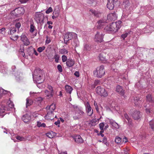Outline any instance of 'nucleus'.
<instances>
[{"label": "nucleus", "mask_w": 154, "mask_h": 154, "mask_svg": "<svg viewBox=\"0 0 154 154\" xmlns=\"http://www.w3.org/2000/svg\"><path fill=\"white\" fill-rule=\"evenodd\" d=\"M121 23L122 22L121 21L113 22L110 24L106 26L104 29L108 33H115L120 28Z\"/></svg>", "instance_id": "nucleus-1"}, {"label": "nucleus", "mask_w": 154, "mask_h": 154, "mask_svg": "<svg viewBox=\"0 0 154 154\" xmlns=\"http://www.w3.org/2000/svg\"><path fill=\"white\" fill-rule=\"evenodd\" d=\"M32 77L34 82L38 84L41 83L44 80L43 71L39 68L35 70L32 74Z\"/></svg>", "instance_id": "nucleus-2"}, {"label": "nucleus", "mask_w": 154, "mask_h": 154, "mask_svg": "<svg viewBox=\"0 0 154 154\" xmlns=\"http://www.w3.org/2000/svg\"><path fill=\"white\" fill-rule=\"evenodd\" d=\"M8 107L5 106V105L2 103H0V116L2 117H4L5 114H2L5 112L6 111L10 110L11 109L14 108V104L10 100L7 103Z\"/></svg>", "instance_id": "nucleus-3"}, {"label": "nucleus", "mask_w": 154, "mask_h": 154, "mask_svg": "<svg viewBox=\"0 0 154 154\" xmlns=\"http://www.w3.org/2000/svg\"><path fill=\"white\" fill-rule=\"evenodd\" d=\"M104 69V67L103 65L97 67L96 70L94 71V75L97 77L101 78L105 73Z\"/></svg>", "instance_id": "nucleus-4"}, {"label": "nucleus", "mask_w": 154, "mask_h": 154, "mask_svg": "<svg viewBox=\"0 0 154 154\" xmlns=\"http://www.w3.org/2000/svg\"><path fill=\"white\" fill-rule=\"evenodd\" d=\"M76 37L77 34L73 32H67L64 35V43L67 45L69 41L73 39L74 38H75Z\"/></svg>", "instance_id": "nucleus-5"}, {"label": "nucleus", "mask_w": 154, "mask_h": 154, "mask_svg": "<svg viewBox=\"0 0 154 154\" xmlns=\"http://www.w3.org/2000/svg\"><path fill=\"white\" fill-rule=\"evenodd\" d=\"M85 113L82 109L78 108L75 111V114L73 116V118L75 120H79L84 118Z\"/></svg>", "instance_id": "nucleus-6"}, {"label": "nucleus", "mask_w": 154, "mask_h": 154, "mask_svg": "<svg viewBox=\"0 0 154 154\" xmlns=\"http://www.w3.org/2000/svg\"><path fill=\"white\" fill-rule=\"evenodd\" d=\"M44 15L40 12H37L35 13V19L38 24L42 26L44 23Z\"/></svg>", "instance_id": "nucleus-7"}, {"label": "nucleus", "mask_w": 154, "mask_h": 154, "mask_svg": "<svg viewBox=\"0 0 154 154\" xmlns=\"http://www.w3.org/2000/svg\"><path fill=\"white\" fill-rule=\"evenodd\" d=\"M96 91L97 94L101 96L105 97L108 95V94L105 89L100 86L97 87Z\"/></svg>", "instance_id": "nucleus-8"}, {"label": "nucleus", "mask_w": 154, "mask_h": 154, "mask_svg": "<svg viewBox=\"0 0 154 154\" xmlns=\"http://www.w3.org/2000/svg\"><path fill=\"white\" fill-rule=\"evenodd\" d=\"M16 69V66H13L11 67V69L12 70V72H11V74H14V75L15 77V79L17 81H20L22 79V74L20 72H16L14 73V70Z\"/></svg>", "instance_id": "nucleus-9"}, {"label": "nucleus", "mask_w": 154, "mask_h": 154, "mask_svg": "<svg viewBox=\"0 0 154 154\" xmlns=\"http://www.w3.org/2000/svg\"><path fill=\"white\" fill-rule=\"evenodd\" d=\"M84 104L85 107L86 112L88 115L90 116H91L93 113V110L92 109L89 102L88 101L85 102L84 103Z\"/></svg>", "instance_id": "nucleus-10"}, {"label": "nucleus", "mask_w": 154, "mask_h": 154, "mask_svg": "<svg viewBox=\"0 0 154 154\" xmlns=\"http://www.w3.org/2000/svg\"><path fill=\"white\" fill-rule=\"evenodd\" d=\"M0 72L4 74L8 72L7 64L3 62H0Z\"/></svg>", "instance_id": "nucleus-11"}, {"label": "nucleus", "mask_w": 154, "mask_h": 154, "mask_svg": "<svg viewBox=\"0 0 154 154\" xmlns=\"http://www.w3.org/2000/svg\"><path fill=\"white\" fill-rule=\"evenodd\" d=\"M130 113L132 116L135 120H137L140 118V112L136 110H130Z\"/></svg>", "instance_id": "nucleus-12"}, {"label": "nucleus", "mask_w": 154, "mask_h": 154, "mask_svg": "<svg viewBox=\"0 0 154 154\" xmlns=\"http://www.w3.org/2000/svg\"><path fill=\"white\" fill-rule=\"evenodd\" d=\"M103 35L100 34L98 32H97L96 34L95 35L94 40L95 41L98 42H101L103 41Z\"/></svg>", "instance_id": "nucleus-13"}, {"label": "nucleus", "mask_w": 154, "mask_h": 154, "mask_svg": "<svg viewBox=\"0 0 154 154\" xmlns=\"http://www.w3.org/2000/svg\"><path fill=\"white\" fill-rule=\"evenodd\" d=\"M47 113L46 115L45 116V119H50L52 120L53 119L54 117V112L50 111V110H47Z\"/></svg>", "instance_id": "nucleus-14"}, {"label": "nucleus", "mask_w": 154, "mask_h": 154, "mask_svg": "<svg viewBox=\"0 0 154 154\" xmlns=\"http://www.w3.org/2000/svg\"><path fill=\"white\" fill-rule=\"evenodd\" d=\"M23 8L21 7L15 9L11 12V14L17 17L19 14L22 13L21 10L23 11Z\"/></svg>", "instance_id": "nucleus-15"}, {"label": "nucleus", "mask_w": 154, "mask_h": 154, "mask_svg": "<svg viewBox=\"0 0 154 154\" xmlns=\"http://www.w3.org/2000/svg\"><path fill=\"white\" fill-rule=\"evenodd\" d=\"M107 23L106 20H100L97 22V27L98 29H100L103 28L105 26Z\"/></svg>", "instance_id": "nucleus-16"}, {"label": "nucleus", "mask_w": 154, "mask_h": 154, "mask_svg": "<svg viewBox=\"0 0 154 154\" xmlns=\"http://www.w3.org/2000/svg\"><path fill=\"white\" fill-rule=\"evenodd\" d=\"M132 32L130 30L125 31L121 36V38L125 40L128 36H130L132 34Z\"/></svg>", "instance_id": "nucleus-17"}, {"label": "nucleus", "mask_w": 154, "mask_h": 154, "mask_svg": "<svg viewBox=\"0 0 154 154\" xmlns=\"http://www.w3.org/2000/svg\"><path fill=\"white\" fill-rule=\"evenodd\" d=\"M21 40L23 44L26 45H28L30 42L27 37L24 34H22L21 36Z\"/></svg>", "instance_id": "nucleus-18"}, {"label": "nucleus", "mask_w": 154, "mask_h": 154, "mask_svg": "<svg viewBox=\"0 0 154 154\" xmlns=\"http://www.w3.org/2000/svg\"><path fill=\"white\" fill-rule=\"evenodd\" d=\"M116 91L119 93V94L124 97H125L124 91L122 89V87L119 85L116 87Z\"/></svg>", "instance_id": "nucleus-19"}, {"label": "nucleus", "mask_w": 154, "mask_h": 154, "mask_svg": "<svg viewBox=\"0 0 154 154\" xmlns=\"http://www.w3.org/2000/svg\"><path fill=\"white\" fill-rule=\"evenodd\" d=\"M154 31V26H150L149 25H147L143 29V31L144 33H148Z\"/></svg>", "instance_id": "nucleus-20"}, {"label": "nucleus", "mask_w": 154, "mask_h": 154, "mask_svg": "<svg viewBox=\"0 0 154 154\" xmlns=\"http://www.w3.org/2000/svg\"><path fill=\"white\" fill-rule=\"evenodd\" d=\"M117 15L115 12L111 13L107 16V18L108 20L111 21H114L117 19Z\"/></svg>", "instance_id": "nucleus-21"}, {"label": "nucleus", "mask_w": 154, "mask_h": 154, "mask_svg": "<svg viewBox=\"0 0 154 154\" xmlns=\"http://www.w3.org/2000/svg\"><path fill=\"white\" fill-rule=\"evenodd\" d=\"M114 0H108V3L107 4V8L110 10H112L114 6Z\"/></svg>", "instance_id": "nucleus-22"}, {"label": "nucleus", "mask_w": 154, "mask_h": 154, "mask_svg": "<svg viewBox=\"0 0 154 154\" xmlns=\"http://www.w3.org/2000/svg\"><path fill=\"white\" fill-rule=\"evenodd\" d=\"M22 119L24 122L25 123L28 122L31 119V116L28 114L24 115L23 116Z\"/></svg>", "instance_id": "nucleus-23"}, {"label": "nucleus", "mask_w": 154, "mask_h": 154, "mask_svg": "<svg viewBox=\"0 0 154 154\" xmlns=\"http://www.w3.org/2000/svg\"><path fill=\"white\" fill-rule=\"evenodd\" d=\"M75 64V61L71 58H69L66 62V66L69 67H72Z\"/></svg>", "instance_id": "nucleus-24"}, {"label": "nucleus", "mask_w": 154, "mask_h": 154, "mask_svg": "<svg viewBox=\"0 0 154 154\" xmlns=\"http://www.w3.org/2000/svg\"><path fill=\"white\" fill-rule=\"evenodd\" d=\"M146 101L147 102H149L152 104L151 106H153L154 103V100L152 99V95L150 94H148L146 96Z\"/></svg>", "instance_id": "nucleus-25"}, {"label": "nucleus", "mask_w": 154, "mask_h": 154, "mask_svg": "<svg viewBox=\"0 0 154 154\" xmlns=\"http://www.w3.org/2000/svg\"><path fill=\"white\" fill-rule=\"evenodd\" d=\"M83 46L84 49L82 52L83 54H86L87 52L91 50V48L90 46L87 44H84Z\"/></svg>", "instance_id": "nucleus-26"}, {"label": "nucleus", "mask_w": 154, "mask_h": 154, "mask_svg": "<svg viewBox=\"0 0 154 154\" xmlns=\"http://www.w3.org/2000/svg\"><path fill=\"white\" fill-rule=\"evenodd\" d=\"M75 141L78 143H82L83 142V140L80 135H77L74 137Z\"/></svg>", "instance_id": "nucleus-27"}, {"label": "nucleus", "mask_w": 154, "mask_h": 154, "mask_svg": "<svg viewBox=\"0 0 154 154\" xmlns=\"http://www.w3.org/2000/svg\"><path fill=\"white\" fill-rule=\"evenodd\" d=\"M109 122L111 125L113 127L117 129H119L120 127V125H119L115 121H114L112 119H109Z\"/></svg>", "instance_id": "nucleus-28"}, {"label": "nucleus", "mask_w": 154, "mask_h": 154, "mask_svg": "<svg viewBox=\"0 0 154 154\" xmlns=\"http://www.w3.org/2000/svg\"><path fill=\"white\" fill-rule=\"evenodd\" d=\"M124 116L125 118L128 121V124L129 126H132V120L129 117L128 115L126 114H124Z\"/></svg>", "instance_id": "nucleus-29"}, {"label": "nucleus", "mask_w": 154, "mask_h": 154, "mask_svg": "<svg viewBox=\"0 0 154 154\" xmlns=\"http://www.w3.org/2000/svg\"><path fill=\"white\" fill-rule=\"evenodd\" d=\"M65 90L66 93L71 94L73 90L72 87L68 85H66L65 87Z\"/></svg>", "instance_id": "nucleus-30"}, {"label": "nucleus", "mask_w": 154, "mask_h": 154, "mask_svg": "<svg viewBox=\"0 0 154 154\" xmlns=\"http://www.w3.org/2000/svg\"><path fill=\"white\" fill-rule=\"evenodd\" d=\"M106 54L104 53H100L98 56L100 60L103 62H104V61H106Z\"/></svg>", "instance_id": "nucleus-31"}, {"label": "nucleus", "mask_w": 154, "mask_h": 154, "mask_svg": "<svg viewBox=\"0 0 154 154\" xmlns=\"http://www.w3.org/2000/svg\"><path fill=\"white\" fill-rule=\"evenodd\" d=\"M45 95L48 98H50L53 96L54 92H52V91H49L46 90L45 91Z\"/></svg>", "instance_id": "nucleus-32"}, {"label": "nucleus", "mask_w": 154, "mask_h": 154, "mask_svg": "<svg viewBox=\"0 0 154 154\" xmlns=\"http://www.w3.org/2000/svg\"><path fill=\"white\" fill-rule=\"evenodd\" d=\"M134 103L135 105L139 106V104L141 103V101L140 100V98L139 97H136L134 98Z\"/></svg>", "instance_id": "nucleus-33"}, {"label": "nucleus", "mask_w": 154, "mask_h": 154, "mask_svg": "<svg viewBox=\"0 0 154 154\" xmlns=\"http://www.w3.org/2000/svg\"><path fill=\"white\" fill-rule=\"evenodd\" d=\"M42 100L43 99L41 97H38L36 99L35 103L36 105L40 106L41 105V103Z\"/></svg>", "instance_id": "nucleus-34"}, {"label": "nucleus", "mask_w": 154, "mask_h": 154, "mask_svg": "<svg viewBox=\"0 0 154 154\" xmlns=\"http://www.w3.org/2000/svg\"><path fill=\"white\" fill-rule=\"evenodd\" d=\"M8 92L10 93L9 91L4 90L3 89L0 88V99L5 94L8 93Z\"/></svg>", "instance_id": "nucleus-35"}, {"label": "nucleus", "mask_w": 154, "mask_h": 154, "mask_svg": "<svg viewBox=\"0 0 154 154\" xmlns=\"http://www.w3.org/2000/svg\"><path fill=\"white\" fill-rule=\"evenodd\" d=\"M55 109V105L54 104H51L50 106H47L46 108V109L47 110H50V111H52L54 112V110Z\"/></svg>", "instance_id": "nucleus-36"}, {"label": "nucleus", "mask_w": 154, "mask_h": 154, "mask_svg": "<svg viewBox=\"0 0 154 154\" xmlns=\"http://www.w3.org/2000/svg\"><path fill=\"white\" fill-rule=\"evenodd\" d=\"M90 11L96 17H99L100 16L101 14L98 11H95L92 9L90 10Z\"/></svg>", "instance_id": "nucleus-37"}, {"label": "nucleus", "mask_w": 154, "mask_h": 154, "mask_svg": "<svg viewBox=\"0 0 154 154\" xmlns=\"http://www.w3.org/2000/svg\"><path fill=\"white\" fill-rule=\"evenodd\" d=\"M130 4L128 1L127 0L124 2L122 4V6L123 8H127L130 6Z\"/></svg>", "instance_id": "nucleus-38"}, {"label": "nucleus", "mask_w": 154, "mask_h": 154, "mask_svg": "<svg viewBox=\"0 0 154 154\" xmlns=\"http://www.w3.org/2000/svg\"><path fill=\"white\" fill-rule=\"evenodd\" d=\"M59 54H67L68 51L65 48L59 49Z\"/></svg>", "instance_id": "nucleus-39"}, {"label": "nucleus", "mask_w": 154, "mask_h": 154, "mask_svg": "<svg viewBox=\"0 0 154 154\" xmlns=\"http://www.w3.org/2000/svg\"><path fill=\"white\" fill-rule=\"evenodd\" d=\"M73 43L75 47H78L79 45V42L77 38V35L76 38H75L73 39Z\"/></svg>", "instance_id": "nucleus-40"}, {"label": "nucleus", "mask_w": 154, "mask_h": 154, "mask_svg": "<svg viewBox=\"0 0 154 154\" xmlns=\"http://www.w3.org/2000/svg\"><path fill=\"white\" fill-rule=\"evenodd\" d=\"M26 107L27 108L28 106H30L32 103L33 101L32 100H29L28 98L26 99Z\"/></svg>", "instance_id": "nucleus-41"}, {"label": "nucleus", "mask_w": 154, "mask_h": 154, "mask_svg": "<svg viewBox=\"0 0 154 154\" xmlns=\"http://www.w3.org/2000/svg\"><path fill=\"white\" fill-rule=\"evenodd\" d=\"M145 108L146 112L147 113H149L150 112V109L151 108L150 105L149 104L146 105L145 106Z\"/></svg>", "instance_id": "nucleus-42"}, {"label": "nucleus", "mask_w": 154, "mask_h": 154, "mask_svg": "<svg viewBox=\"0 0 154 154\" xmlns=\"http://www.w3.org/2000/svg\"><path fill=\"white\" fill-rule=\"evenodd\" d=\"M149 126L153 131H154V120H152L149 123Z\"/></svg>", "instance_id": "nucleus-43"}, {"label": "nucleus", "mask_w": 154, "mask_h": 154, "mask_svg": "<svg viewBox=\"0 0 154 154\" xmlns=\"http://www.w3.org/2000/svg\"><path fill=\"white\" fill-rule=\"evenodd\" d=\"M17 30L15 27H11L10 32H8V34L12 35L16 32Z\"/></svg>", "instance_id": "nucleus-44"}, {"label": "nucleus", "mask_w": 154, "mask_h": 154, "mask_svg": "<svg viewBox=\"0 0 154 154\" xmlns=\"http://www.w3.org/2000/svg\"><path fill=\"white\" fill-rule=\"evenodd\" d=\"M60 57L59 55L55 53L54 58L56 62L58 63L59 62V59Z\"/></svg>", "instance_id": "nucleus-45"}, {"label": "nucleus", "mask_w": 154, "mask_h": 154, "mask_svg": "<svg viewBox=\"0 0 154 154\" xmlns=\"http://www.w3.org/2000/svg\"><path fill=\"white\" fill-rule=\"evenodd\" d=\"M37 126L38 127H43L45 128L46 127V125L44 123H42L39 121L37 122Z\"/></svg>", "instance_id": "nucleus-46"}, {"label": "nucleus", "mask_w": 154, "mask_h": 154, "mask_svg": "<svg viewBox=\"0 0 154 154\" xmlns=\"http://www.w3.org/2000/svg\"><path fill=\"white\" fill-rule=\"evenodd\" d=\"M35 28L34 26V25L32 24H31L30 25V29L29 30L30 32H31L32 33L35 30Z\"/></svg>", "instance_id": "nucleus-47"}, {"label": "nucleus", "mask_w": 154, "mask_h": 154, "mask_svg": "<svg viewBox=\"0 0 154 154\" xmlns=\"http://www.w3.org/2000/svg\"><path fill=\"white\" fill-rule=\"evenodd\" d=\"M24 49L23 48L22 49H20L19 51L20 54V55L24 57H25V53L24 52Z\"/></svg>", "instance_id": "nucleus-48"}, {"label": "nucleus", "mask_w": 154, "mask_h": 154, "mask_svg": "<svg viewBox=\"0 0 154 154\" xmlns=\"http://www.w3.org/2000/svg\"><path fill=\"white\" fill-rule=\"evenodd\" d=\"M115 141L117 143H120L121 141V139L119 137H116L115 138Z\"/></svg>", "instance_id": "nucleus-49"}, {"label": "nucleus", "mask_w": 154, "mask_h": 154, "mask_svg": "<svg viewBox=\"0 0 154 154\" xmlns=\"http://www.w3.org/2000/svg\"><path fill=\"white\" fill-rule=\"evenodd\" d=\"M45 47L44 46L38 48L37 49V51L39 53L42 52L45 49Z\"/></svg>", "instance_id": "nucleus-50"}, {"label": "nucleus", "mask_w": 154, "mask_h": 154, "mask_svg": "<svg viewBox=\"0 0 154 154\" xmlns=\"http://www.w3.org/2000/svg\"><path fill=\"white\" fill-rule=\"evenodd\" d=\"M62 61L63 62H66L67 60H68L66 56L65 55H63L62 56Z\"/></svg>", "instance_id": "nucleus-51"}, {"label": "nucleus", "mask_w": 154, "mask_h": 154, "mask_svg": "<svg viewBox=\"0 0 154 154\" xmlns=\"http://www.w3.org/2000/svg\"><path fill=\"white\" fill-rule=\"evenodd\" d=\"M16 138L17 140L21 141H24L25 140V138H24V137H20V136H17L16 137Z\"/></svg>", "instance_id": "nucleus-52"}, {"label": "nucleus", "mask_w": 154, "mask_h": 154, "mask_svg": "<svg viewBox=\"0 0 154 154\" xmlns=\"http://www.w3.org/2000/svg\"><path fill=\"white\" fill-rule=\"evenodd\" d=\"M53 133V132H48L46 134L47 136L50 138H53V136L52 134Z\"/></svg>", "instance_id": "nucleus-53"}, {"label": "nucleus", "mask_w": 154, "mask_h": 154, "mask_svg": "<svg viewBox=\"0 0 154 154\" xmlns=\"http://www.w3.org/2000/svg\"><path fill=\"white\" fill-rule=\"evenodd\" d=\"M57 69L59 72H61L63 71L62 67L59 64L57 66Z\"/></svg>", "instance_id": "nucleus-54"}, {"label": "nucleus", "mask_w": 154, "mask_h": 154, "mask_svg": "<svg viewBox=\"0 0 154 154\" xmlns=\"http://www.w3.org/2000/svg\"><path fill=\"white\" fill-rule=\"evenodd\" d=\"M102 142L106 146H107V145L108 144L107 142V138L106 137H103Z\"/></svg>", "instance_id": "nucleus-55"}, {"label": "nucleus", "mask_w": 154, "mask_h": 154, "mask_svg": "<svg viewBox=\"0 0 154 154\" xmlns=\"http://www.w3.org/2000/svg\"><path fill=\"white\" fill-rule=\"evenodd\" d=\"M52 8L51 7H50L46 11L45 13L47 14H48L52 12Z\"/></svg>", "instance_id": "nucleus-56"}, {"label": "nucleus", "mask_w": 154, "mask_h": 154, "mask_svg": "<svg viewBox=\"0 0 154 154\" xmlns=\"http://www.w3.org/2000/svg\"><path fill=\"white\" fill-rule=\"evenodd\" d=\"M104 125L103 122H102L100 123L99 125V127L100 130H103V127L104 126Z\"/></svg>", "instance_id": "nucleus-57"}, {"label": "nucleus", "mask_w": 154, "mask_h": 154, "mask_svg": "<svg viewBox=\"0 0 154 154\" xmlns=\"http://www.w3.org/2000/svg\"><path fill=\"white\" fill-rule=\"evenodd\" d=\"M100 81L99 80H95L94 82V88L95 87V86L97 85L98 84H100Z\"/></svg>", "instance_id": "nucleus-58"}, {"label": "nucleus", "mask_w": 154, "mask_h": 154, "mask_svg": "<svg viewBox=\"0 0 154 154\" xmlns=\"http://www.w3.org/2000/svg\"><path fill=\"white\" fill-rule=\"evenodd\" d=\"M46 40L45 41V43L47 44H49L51 42V40L50 39L48 38V36H46Z\"/></svg>", "instance_id": "nucleus-59"}, {"label": "nucleus", "mask_w": 154, "mask_h": 154, "mask_svg": "<svg viewBox=\"0 0 154 154\" xmlns=\"http://www.w3.org/2000/svg\"><path fill=\"white\" fill-rule=\"evenodd\" d=\"M21 26V24L20 22H18L16 23L15 24V27L17 28L18 29H19Z\"/></svg>", "instance_id": "nucleus-60"}, {"label": "nucleus", "mask_w": 154, "mask_h": 154, "mask_svg": "<svg viewBox=\"0 0 154 154\" xmlns=\"http://www.w3.org/2000/svg\"><path fill=\"white\" fill-rule=\"evenodd\" d=\"M103 130H100V133L98 134V135H100L102 137H103L104 135L103 134Z\"/></svg>", "instance_id": "nucleus-61"}, {"label": "nucleus", "mask_w": 154, "mask_h": 154, "mask_svg": "<svg viewBox=\"0 0 154 154\" xmlns=\"http://www.w3.org/2000/svg\"><path fill=\"white\" fill-rule=\"evenodd\" d=\"M68 100V101H71L72 100V98L71 97V95L69 94L68 96H67L66 100Z\"/></svg>", "instance_id": "nucleus-62"}, {"label": "nucleus", "mask_w": 154, "mask_h": 154, "mask_svg": "<svg viewBox=\"0 0 154 154\" xmlns=\"http://www.w3.org/2000/svg\"><path fill=\"white\" fill-rule=\"evenodd\" d=\"M60 123V121L59 120H58L57 121H56L55 122L54 124L56 125H57L58 127H60V125H59V124Z\"/></svg>", "instance_id": "nucleus-63"}, {"label": "nucleus", "mask_w": 154, "mask_h": 154, "mask_svg": "<svg viewBox=\"0 0 154 154\" xmlns=\"http://www.w3.org/2000/svg\"><path fill=\"white\" fill-rule=\"evenodd\" d=\"M5 28H2L1 29H0V34H2L3 32H5Z\"/></svg>", "instance_id": "nucleus-64"}]
</instances>
